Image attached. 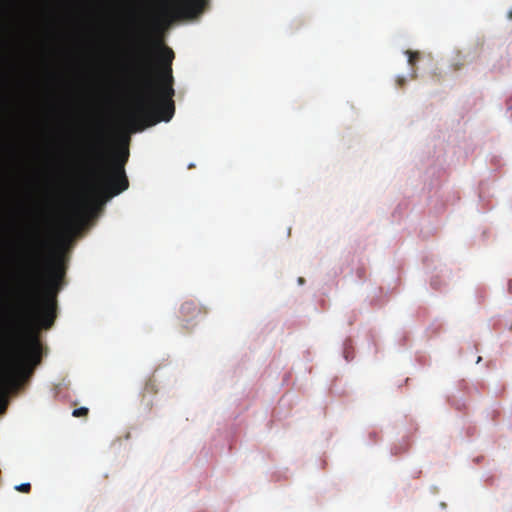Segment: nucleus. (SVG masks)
Here are the masks:
<instances>
[{"mask_svg": "<svg viewBox=\"0 0 512 512\" xmlns=\"http://www.w3.org/2000/svg\"><path fill=\"white\" fill-rule=\"evenodd\" d=\"M154 45L145 38L138 46L133 62V76L142 95L136 112L128 116L131 132L143 130L161 121L168 122L174 115L171 48L159 45V59H154Z\"/></svg>", "mask_w": 512, "mask_h": 512, "instance_id": "f257e3e1", "label": "nucleus"}, {"mask_svg": "<svg viewBox=\"0 0 512 512\" xmlns=\"http://www.w3.org/2000/svg\"><path fill=\"white\" fill-rule=\"evenodd\" d=\"M51 247L47 233L37 225L33 230L26 249V259L31 277L28 285L14 296L29 317H0V320H55L57 317L56 295L61 290L65 267L61 256L51 262L42 279L40 267L46 252Z\"/></svg>", "mask_w": 512, "mask_h": 512, "instance_id": "f03ea898", "label": "nucleus"}, {"mask_svg": "<svg viewBox=\"0 0 512 512\" xmlns=\"http://www.w3.org/2000/svg\"><path fill=\"white\" fill-rule=\"evenodd\" d=\"M4 365L0 370V396H4L10 388L17 387L19 379L39 364L41 359V343L33 334L12 332L1 341Z\"/></svg>", "mask_w": 512, "mask_h": 512, "instance_id": "7ed1b4c3", "label": "nucleus"}, {"mask_svg": "<svg viewBox=\"0 0 512 512\" xmlns=\"http://www.w3.org/2000/svg\"><path fill=\"white\" fill-rule=\"evenodd\" d=\"M109 140L103 130L97 131L88 146L90 160L96 164V182L93 189L100 196L111 198L125 191L129 182L124 165L128 160V151L112 162H107Z\"/></svg>", "mask_w": 512, "mask_h": 512, "instance_id": "20e7f679", "label": "nucleus"}, {"mask_svg": "<svg viewBox=\"0 0 512 512\" xmlns=\"http://www.w3.org/2000/svg\"><path fill=\"white\" fill-rule=\"evenodd\" d=\"M202 6V0H173L165 4L162 15L168 20L192 17L201 12Z\"/></svg>", "mask_w": 512, "mask_h": 512, "instance_id": "39448f33", "label": "nucleus"}, {"mask_svg": "<svg viewBox=\"0 0 512 512\" xmlns=\"http://www.w3.org/2000/svg\"><path fill=\"white\" fill-rule=\"evenodd\" d=\"M182 313L187 317H197L201 312V308L193 300L185 301L181 305Z\"/></svg>", "mask_w": 512, "mask_h": 512, "instance_id": "423d86ee", "label": "nucleus"}, {"mask_svg": "<svg viewBox=\"0 0 512 512\" xmlns=\"http://www.w3.org/2000/svg\"><path fill=\"white\" fill-rule=\"evenodd\" d=\"M0 324H35L40 329H50L54 322H0Z\"/></svg>", "mask_w": 512, "mask_h": 512, "instance_id": "0eeeda50", "label": "nucleus"}, {"mask_svg": "<svg viewBox=\"0 0 512 512\" xmlns=\"http://www.w3.org/2000/svg\"><path fill=\"white\" fill-rule=\"evenodd\" d=\"M406 54L408 55V63L411 66H414L416 62L420 59V53L418 51L407 50Z\"/></svg>", "mask_w": 512, "mask_h": 512, "instance_id": "6e6552de", "label": "nucleus"}, {"mask_svg": "<svg viewBox=\"0 0 512 512\" xmlns=\"http://www.w3.org/2000/svg\"><path fill=\"white\" fill-rule=\"evenodd\" d=\"M10 299H11V294L9 291H7L6 289H3L0 291V305L8 303L10 301Z\"/></svg>", "mask_w": 512, "mask_h": 512, "instance_id": "1a4fd4ad", "label": "nucleus"}, {"mask_svg": "<svg viewBox=\"0 0 512 512\" xmlns=\"http://www.w3.org/2000/svg\"><path fill=\"white\" fill-rule=\"evenodd\" d=\"M87 414H88V408H86V407L74 409L73 413H72V415L74 417L86 416Z\"/></svg>", "mask_w": 512, "mask_h": 512, "instance_id": "9d476101", "label": "nucleus"}, {"mask_svg": "<svg viewBox=\"0 0 512 512\" xmlns=\"http://www.w3.org/2000/svg\"><path fill=\"white\" fill-rule=\"evenodd\" d=\"M15 489L22 493H29L31 490V485L30 483H22L20 485H17Z\"/></svg>", "mask_w": 512, "mask_h": 512, "instance_id": "9b49d317", "label": "nucleus"}, {"mask_svg": "<svg viewBox=\"0 0 512 512\" xmlns=\"http://www.w3.org/2000/svg\"><path fill=\"white\" fill-rule=\"evenodd\" d=\"M396 82H397V85L399 87H402L404 85V83H405V78L404 77H398Z\"/></svg>", "mask_w": 512, "mask_h": 512, "instance_id": "f8f14e48", "label": "nucleus"}, {"mask_svg": "<svg viewBox=\"0 0 512 512\" xmlns=\"http://www.w3.org/2000/svg\"><path fill=\"white\" fill-rule=\"evenodd\" d=\"M507 16H508L509 19H512V9L508 12Z\"/></svg>", "mask_w": 512, "mask_h": 512, "instance_id": "ddd939ff", "label": "nucleus"}, {"mask_svg": "<svg viewBox=\"0 0 512 512\" xmlns=\"http://www.w3.org/2000/svg\"><path fill=\"white\" fill-rule=\"evenodd\" d=\"M481 359H482L481 357H478L477 363H479L481 361Z\"/></svg>", "mask_w": 512, "mask_h": 512, "instance_id": "4468645a", "label": "nucleus"}]
</instances>
